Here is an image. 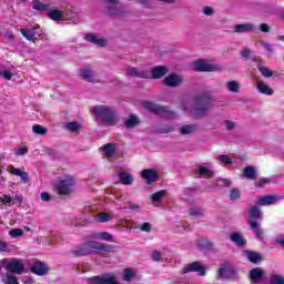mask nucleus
<instances>
[{
    "label": "nucleus",
    "mask_w": 284,
    "mask_h": 284,
    "mask_svg": "<svg viewBox=\"0 0 284 284\" xmlns=\"http://www.w3.org/2000/svg\"><path fill=\"white\" fill-rule=\"evenodd\" d=\"M247 224L250 225L251 230H253L255 236L263 241V230H261V226H258V223H256V220H248Z\"/></svg>",
    "instance_id": "22"
},
{
    "label": "nucleus",
    "mask_w": 284,
    "mask_h": 284,
    "mask_svg": "<svg viewBox=\"0 0 284 284\" xmlns=\"http://www.w3.org/2000/svg\"><path fill=\"white\" fill-rule=\"evenodd\" d=\"M88 239H92V240H95V241H101V232L92 233L88 236Z\"/></svg>",
    "instance_id": "64"
},
{
    "label": "nucleus",
    "mask_w": 284,
    "mask_h": 284,
    "mask_svg": "<svg viewBox=\"0 0 284 284\" xmlns=\"http://www.w3.org/2000/svg\"><path fill=\"white\" fill-rule=\"evenodd\" d=\"M256 88L261 94H266L267 97H272V94H274V90L263 81H257Z\"/></svg>",
    "instance_id": "21"
},
{
    "label": "nucleus",
    "mask_w": 284,
    "mask_h": 284,
    "mask_svg": "<svg viewBox=\"0 0 284 284\" xmlns=\"http://www.w3.org/2000/svg\"><path fill=\"white\" fill-rule=\"evenodd\" d=\"M115 246L112 244H105L103 242H97L93 240L87 241L72 251L73 256H92L94 254H110L114 252Z\"/></svg>",
    "instance_id": "1"
},
{
    "label": "nucleus",
    "mask_w": 284,
    "mask_h": 284,
    "mask_svg": "<svg viewBox=\"0 0 284 284\" xmlns=\"http://www.w3.org/2000/svg\"><path fill=\"white\" fill-rule=\"evenodd\" d=\"M143 108H145V110H149V112H152L153 114H168V112H170V109L168 106H161L153 102H144Z\"/></svg>",
    "instance_id": "11"
},
{
    "label": "nucleus",
    "mask_w": 284,
    "mask_h": 284,
    "mask_svg": "<svg viewBox=\"0 0 284 284\" xmlns=\"http://www.w3.org/2000/svg\"><path fill=\"white\" fill-rule=\"evenodd\" d=\"M140 230L142 232H152V224H150L149 222H144L141 226Z\"/></svg>",
    "instance_id": "56"
},
{
    "label": "nucleus",
    "mask_w": 284,
    "mask_h": 284,
    "mask_svg": "<svg viewBox=\"0 0 284 284\" xmlns=\"http://www.w3.org/2000/svg\"><path fill=\"white\" fill-rule=\"evenodd\" d=\"M126 74H129V77L138 79H152V73H150V71H141L136 67L128 68Z\"/></svg>",
    "instance_id": "14"
},
{
    "label": "nucleus",
    "mask_w": 284,
    "mask_h": 284,
    "mask_svg": "<svg viewBox=\"0 0 284 284\" xmlns=\"http://www.w3.org/2000/svg\"><path fill=\"white\" fill-rule=\"evenodd\" d=\"M197 174L200 176H206V179H212L214 176V172L209 170L206 166H199Z\"/></svg>",
    "instance_id": "39"
},
{
    "label": "nucleus",
    "mask_w": 284,
    "mask_h": 284,
    "mask_svg": "<svg viewBox=\"0 0 284 284\" xmlns=\"http://www.w3.org/2000/svg\"><path fill=\"white\" fill-rule=\"evenodd\" d=\"M162 256H163V254H161V252H159V251H153L151 254L152 261H155V262L161 261Z\"/></svg>",
    "instance_id": "52"
},
{
    "label": "nucleus",
    "mask_w": 284,
    "mask_h": 284,
    "mask_svg": "<svg viewBox=\"0 0 284 284\" xmlns=\"http://www.w3.org/2000/svg\"><path fill=\"white\" fill-rule=\"evenodd\" d=\"M31 272L33 274H37V276H48L50 268L48 267V264H45V262L36 261L31 266Z\"/></svg>",
    "instance_id": "9"
},
{
    "label": "nucleus",
    "mask_w": 284,
    "mask_h": 284,
    "mask_svg": "<svg viewBox=\"0 0 284 284\" xmlns=\"http://www.w3.org/2000/svg\"><path fill=\"white\" fill-rule=\"evenodd\" d=\"M261 45L266 49L267 52H274V44L262 41Z\"/></svg>",
    "instance_id": "55"
},
{
    "label": "nucleus",
    "mask_w": 284,
    "mask_h": 284,
    "mask_svg": "<svg viewBox=\"0 0 284 284\" xmlns=\"http://www.w3.org/2000/svg\"><path fill=\"white\" fill-rule=\"evenodd\" d=\"M196 130H199L196 124L182 125L180 128V134H182V135L194 134V132H196Z\"/></svg>",
    "instance_id": "29"
},
{
    "label": "nucleus",
    "mask_w": 284,
    "mask_h": 284,
    "mask_svg": "<svg viewBox=\"0 0 284 284\" xmlns=\"http://www.w3.org/2000/svg\"><path fill=\"white\" fill-rule=\"evenodd\" d=\"M193 69L195 70V72H216V70H219V67L210 64L203 60H197L193 63Z\"/></svg>",
    "instance_id": "7"
},
{
    "label": "nucleus",
    "mask_w": 284,
    "mask_h": 284,
    "mask_svg": "<svg viewBox=\"0 0 284 284\" xmlns=\"http://www.w3.org/2000/svg\"><path fill=\"white\" fill-rule=\"evenodd\" d=\"M114 274L109 273L102 276L90 277L88 284H119L114 281Z\"/></svg>",
    "instance_id": "6"
},
{
    "label": "nucleus",
    "mask_w": 284,
    "mask_h": 284,
    "mask_svg": "<svg viewBox=\"0 0 284 284\" xmlns=\"http://www.w3.org/2000/svg\"><path fill=\"white\" fill-rule=\"evenodd\" d=\"M10 236H12V239H19V236H23V230L21 229H13L11 231H9Z\"/></svg>",
    "instance_id": "46"
},
{
    "label": "nucleus",
    "mask_w": 284,
    "mask_h": 284,
    "mask_svg": "<svg viewBox=\"0 0 284 284\" xmlns=\"http://www.w3.org/2000/svg\"><path fill=\"white\" fill-rule=\"evenodd\" d=\"M81 130H83V124H81L80 122L73 121L72 122V132H75V134H79V132H81Z\"/></svg>",
    "instance_id": "47"
},
{
    "label": "nucleus",
    "mask_w": 284,
    "mask_h": 284,
    "mask_svg": "<svg viewBox=\"0 0 284 284\" xmlns=\"http://www.w3.org/2000/svg\"><path fill=\"white\" fill-rule=\"evenodd\" d=\"M11 203L13 205L22 204L23 203V195H17L16 197L12 199Z\"/></svg>",
    "instance_id": "59"
},
{
    "label": "nucleus",
    "mask_w": 284,
    "mask_h": 284,
    "mask_svg": "<svg viewBox=\"0 0 284 284\" xmlns=\"http://www.w3.org/2000/svg\"><path fill=\"white\" fill-rule=\"evenodd\" d=\"M203 13H204L206 17H212V14H214V9H212V7H204Z\"/></svg>",
    "instance_id": "61"
},
{
    "label": "nucleus",
    "mask_w": 284,
    "mask_h": 284,
    "mask_svg": "<svg viewBox=\"0 0 284 284\" xmlns=\"http://www.w3.org/2000/svg\"><path fill=\"white\" fill-rule=\"evenodd\" d=\"M224 125H225L226 130H229L230 132H232V130H234L236 128V124L230 120H225Z\"/></svg>",
    "instance_id": "53"
},
{
    "label": "nucleus",
    "mask_w": 284,
    "mask_h": 284,
    "mask_svg": "<svg viewBox=\"0 0 284 284\" xmlns=\"http://www.w3.org/2000/svg\"><path fill=\"white\" fill-rule=\"evenodd\" d=\"M166 194H168V191L165 190L158 191L151 195V200L153 201V203H159V201H162L163 199H165Z\"/></svg>",
    "instance_id": "37"
},
{
    "label": "nucleus",
    "mask_w": 284,
    "mask_h": 284,
    "mask_svg": "<svg viewBox=\"0 0 284 284\" xmlns=\"http://www.w3.org/2000/svg\"><path fill=\"white\" fill-rule=\"evenodd\" d=\"M40 199H41V201L50 203L52 201V195H50V193H48V192H42L40 194Z\"/></svg>",
    "instance_id": "51"
},
{
    "label": "nucleus",
    "mask_w": 284,
    "mask_h": 284,
    "mask_svg": "<svg viewBox=\"0 0 284 284\" xmlns=\"http://www.w3.org/2000/svg\"><path fill=\"white\" fill-rule=\"evenodd\" d=\"M247 214L250 216L248 221H254V219H263V212L258 206H251L247 210Z\"/></svg>",
    "instance_id": "24"
},
{
    "label": "nucleus",
    "mask_w": 284,
    "mask_h": 284,
    "mask_svg": "<svg viewBox=\"0 0 284 284\" xmlns=\"http://www.w3.org/2000/svg\"><path fill=\"white\" fill-rule=\"evenodd\" d=\"M241 57L243 59H251L252 57V50L250 48H244L241 52H240Z\"/></svg>",
    "instance_id": "49"
},
{
    "label": "nucleus",
    "mask_w": 284,
    "mask_h": 284,
    "mask_svg": "<svg viewBox=\"0 0 284 284\" xmlns=\"http://www.w3.org/2000/svg\"><path fill=\"white\" fill-rule=\"evenodd\" d=\"M254 30V24L244 23V24H235L234 32L237 34H243L244 32H252Z\"/></svg>",
    "instance_id": "23"
},
{
    "label": "nucleus",
    "mask_w": 284,
    "mask_h": 284,
    "mask_svg": "<svg viewBox=\"0 0 284 284\" xmlns=\"http://www.w3.org/2000/svg\"><path fill=\"white\" fill-rule=\"evenodd\" d=\"M258 71L261 72L262 77H265V79L274 77V71L266 67H258Z\"/></svg>",
    "instance_id": "42"
},
{
    "label": "nucleus",
    "mask_w": 284,
    "mask_h": 284,
    "mask_svg": "<svg viewBox=\"0 0 284 284\" xmlns=\"http://www.w3.org/2000/svg\"><path fill=\"white\" fill-rule=\"evenodd\" d=\"M11 174L14 176H20L23 183H28V172L21 171V169H17L14 166L11 168Z\"/></svg>",
    "instance_id": "32"
},
{
    "label": "nucleus",
    "mask_w": 284,
    "mask_h": 284,
    "mask_svg": "<svg viewBox=\"0 0 284 284\" xmlns=\"http://www.w3.org/2000/svg\"><path fill=\"white\" fill-rule=\"evenodd\" d=\"M231 241L235 243L237 247H245V245L247 244L245 237H243V235H241L240 233L231 234Z\"/></svg>",
    "instance_id": "26"
},
{
    "label": "nucleus",
    "mask_w": 284,
    "mask_h": 284,
    "mask_svg": "<svg viewBox=\"0 0 284 284\" xmlns=\"http://www.w3.org/2000/svg\"><path fill=\"white\" fill-rule=\"evenodd\" d=\"M99 223H108L110 221V215L108 213H100L98 214Z\"/></svg>",
    "instance_id": "48"
},
{
    "label": "nucleus",
    "mask_w": 284,
    "mask_h": 284,
    "mask_svg": "<svg viewBox=\"0 0 284 284\" xmlns=\"http://www.w3.org/2000/svg\"><path fill=\"white\" fill-rule=\"evenodd\" d=\"M251 281H258V278H263V271L261 267H256L250 271Z\"/></svg>",
    "instance_id": "35"
},
{
    "label": "nucleus",
    "mask_w": 284,
    "mask_h": 284,
    "mask_svg": "<svg viewBox=\"0 0 284 284\" xmlns=\"http://www.w3.org/2000/svg\"><path fill=\"white\" fill-rule=\"evenodd\" d=\"M32 132H33V134H40L41 136H43V135L48 134V129L43 128L39 124H34L32 126Z\"/></svg>",
    "instance_id": "41"
},
{
    "label": "nucleus",
    "mask_w": 284,
    "mask_h": 284,
    "mask_svg": "<svg viewBox=\"0 0 284 284\" xmlns=\"http://www.w3.org/2000/svg\"><path fill=\"white\" fill-rule=\"evenodd\" d=\"M225 88L229 92H233V94H239L241 92V82L239 81H227L225 83Z\"/></svg>",
    "instance_id": "25"
},
{
    "label": "nucleus",
    "mask_w": 284,
    "mask_h": 284,
    "mask_svg": "<svg viewBox=\"0 0 284 284\" xmlns=\"http://www.w3.org/2000/svg\"><path fill=\"white\" fill-rule=\"evenodd\" d=\"M183 83V78L176 75V73H171L164 79V84L168 88H179Z\"/></svg>",
    "instance_id": "16"
},
{
    "label": "nucleus",
    "mask_w": 284,
    "mask_h": 284,
    "mask_svg": "<svg viewBox=\"0 0 284 284\" xmlns=\"http://www.w3.org/2000/svg\"><path fill=\"white\" fill-rule=\"evenodd\" d=\"M132 276H134V273L130 271V268L124 270L123 281H132Z\"/></svg>",
    "instance_id": "50"
},
{
    "label": "nucleus",
    "mask_w": 284,
    "mask_h": 284,
    "mask_svg": "<svg viewBox=\"0 0 284 284\" xmlns=\"http://www.w3.org/2000/svg\"><path fill=\"white\" fill-rule=\"evenodd\" d=\"M79 75L88 81L89 83H98L99 80L94 78V71H92V67L87 65L79 70Z\"/></svg>",
    "instance_id": "13"
},
{
    "label": "nucleus",
    "mask_w": 284,
    "mask_h": 284,
    "mask_svg": "<svg viewBox=\"0 0 284 284\" xmlns=\"http://www.w3.org/2000/svg\"><path fill=\"white\" fill-rule=\"evenodd\" d=\"M142 179H144L148 185H152V183L159 181V173L154 169H146L142 171Z\"/></svg>",
    "instance_id": "15"
},
{
    "label": "nucleus",
    "mask_w": 284,
    "mask_h": 284,
    "mask_svg": "<svg viewBox=\"0 0 284 284\" xmlns=\"http://www.w3.org/2000/svg\"><path fill=\"white\" fill-rule=\"evenodd\" d=\"M278 201H283V196L281 195H266L257 199L255 202L256 205L265 206V205H276Z\"/></svg>",
    "instance_id": "10"
},
{
    "label": "nucleus",
    "mask_w": 284,
    "mask_h": 284,
    "mask_svg": "<svg viewBox=\"0 0 284 284\" xmlns=\"http://www.w3.org/2000/svg\"><path fill=\"white\" fill-rule=\"evenodd\" d=\"M183 274H190V272H197L199 276H205V267L200 262H193L187 264L183 268Z\"/></svg>",
    "instance_id": "12"
},
{
    "label": "nucleus",
    "mask_w": 284,
    "mask_h": 284,
    "mask_svg": "<svg viewBox=\"0 0 284 284\" xmlns=\"http://www.w3.org/2000/svg\"><path fill=\"white\" fill-rule=\"evenodd\" d=\"M220 278H232L234 276V268L229 264H223L219 270Z\"/></svg>",
    "instance_id": "19"
},
{
    "label": "nucleus",
    "mask_w": 284,
    "mask_h": 284,
    "mask_svg": "<svg viewBox=\"0 0 284 284\" xmlns=\"http://www.w3.org/2000/svg\"><path fill=\"white\" fill-rule=\"evenodd\" d=\"M119 179L123 185H132V183H134V178L128 172H120Z\"/></svg>",
    "instance_id": "30"
},
{
    "label": "nucleus",
    "mask_w": 284,
    "mask_h": 284,
    "mask_svg": "<svg viewBox=\"0 0 284 284\" xmlns=\"http://www.w3.org/2000/svg\"><path fill=\"white\" fill-rule=\"evenodd\" d=\"M20 32L27 41H32V39H37L39 37V31L37 28L32 27L31 29H20Z\"/></svg>",
    "instance_id": "20"
},
{
    "label": "nucleus",
    "mask_w": 284,
    "mask_h": 284,
    "mask_svg": "<svg viewBox=\"0 0 284 284\" xmlns=\"http://www.w3.org/2000/svg\"><path fill=\"white\" fill-rule=\"evenodd\" d=\"M32 6L33 10H38V12H43L50 8V4L42 3L39 0H33Z\"/></svg>",
    "instance_id": "40"
},
{
    "label": "nucleus",
    "mask_w": 284,
    "mask_h": 284,
    "mask_svg": "<svg viewBox=\"0 0 284 284\" xmlns=\"http://www.w3.org/2000/svg\"><path fill=\"white\" fill-rule=\"evenodd\" d=\"M110 4L106 7V14L109 17H116L121 13L119 10V7H116L118 1L115 0L114 2H109Z\"/></svg>",
    "instance_id": "28"
},
{
    "label": "nucleus",
    "mask_w": 284,
    "mask_h": 284,
    "mask_svg": "<svg viewBox=\"0 0 284 284\" xmlns=\"http://www.w3.org/2000/svg\"><path fill=\"white\" fill-rule=\"evenodd\" d=\"M125 128L132 129L139 125V118L134 114H131L124 123Z\"/></svg>",
    "instance_id": "36"
},
{
    "label": "nucleus",
    "mask_w": 284,
    "mask_h": 284,
    "mask_svg": "<svg viewBox=\"0 0 284 284\" xmlns=\"http://www.w3.org/2000/svg\"><path fill=\"white\" fill-rule=\"evenodd\" d=\"M48 17L52 21H63V11L59 9H51L48 12Z\"/></svg>",
    "instance_id": "27"
},
{
    "label": "nucleus",
    "mask_w": 284,
    "mask_h": 284,
    "mask_svg": "<svg viewBox=\"0 0 284 284\" xmlns=\"http://www.w3.org/2000/svg\"><path fill=\"white\" fill-rule=\"evenodd\" d=\"M0 77H3V79H7V81H10L12 79V72L4 70L0 71Z\"/></svg>",
    "instance_id": "57"
},
{
    "label": "nucleus",
    "mask_w": 284,
    "mask_h": 284,
    "mask_svg": "<svg viewBox=\"0 0 284 284\" xmlns=\"http://www.w3.org/2000/svg\"><path fill=\"white\" fill-rule=\"evenodd\" d=\"M16 154H17V156H23L24 154H28V148L20 146Z\"/></svg>",
    "instance_id": "60"
},
{
    "label": "nucleus",
    "mask_w": 284,
    "mask_h": 284,
    "mask_svg": "<svg viewBox=\"0 0 284 284\" xmlns=\"http://www.w3.org/2000/svg\"><path fill=\"white\" fill-rule=\"evenodd\" d=\"M244 176L248 179V181H254L256 179V168L246 166L243 172Z\"/></svg>",
    "instance_id": "34"
},
{
    "label": "nucleus",
    "mask_w": 284,
    "mask_h": 284,
    "mask_svg": "<svg viewBox=\"0 0 284 284\" xmlns=\"http://www.w3.org/2000/svg\"><path fill=\"white\" fill-rule=\"evenodd\" d=\"M84 39L89 43H93V45H98V48H106L108 47V39L99 38V36L97 33H85Z\"/></svg>",
    "instance_id": "8"
},
{
    "label": "nucleus",
    "mask_w": 284,
    "mask_h": 284,
    "mask_svg": "<svg viewBox=\"0 0 284 284\" xmlns=\"http://www.w3.org/2000/svg\"><path fill=\"white\" fill-rule=\"evenodd\" d=\"M271 284H284L283 275H272L270 280Z\"/></svg>",
    "instance_id": "45"
},
{
    "label": "nucleus",
    "mask_w": 284,
    "mask_h": 284,
    "mask_svg": "<svg viewBox=\"0 0 284 284\" xmlns=\"http://www.w3.org/2000/svg\"><path fill=\"white\" fill-rule=\"evenodd\" d=\"M95 119H101L104 125H116L119 123V114L114 109L106 105H95L91 108Z\"/></svg>",
    "instance_id": "3"
},
{
    "label": "nucleus",
    "mask_w": 284,
    "mask_h": 284,
    "mask_svg": "<svg viewBox=\"0 0 284 284\" xmlns=\"http://www.w3.org/2000/svg\"><path fill=\"white\" fill-rule=\"evenodd\" d=\"M60 196H68L72 190V180H60L53 187Z\"/></svg>",
    "instance_id": "5"
},
{
    "label": "nucleus",
    "mask_w": 284,
    "mask_h": 284,
    "mask_svg": "<svg viewBox=\"0 0 284 284\" xmlns=\"http://www.w3.org/2000/svg\"><path fill=\"white\" fill-rule=\"evenodd\" d=\"M7 272L10 274H26V266L21 262V260L12 258L10 262L6 265Z\"/></svg>",
    "instance_id": "4"
},
{
    "label": "nucleus",
    "mask_w": 284,
    "mask_h": 284,
    "mask_svg": "<svg viewBox=\"0 0 284 284\" xmlns=\"http://www.w3.org/2000/svg\"><path fill=\"white\" fill-rule=\"evenodd\" d=\"M189 215H191L193 219H201L203 217L204 211L203 209L199 207H191L187 210Z\"/></svg>",
    "instance_id": "38"
},
{
    "label": "nucleus",
    "mask_w": 284,
    "mask_h": 284,
    "mask_svg": "<svg viewBox=\"0 0 284 284\" xmlns=\"http://www.w3.org/2000/svg\"><path fill=\"white\" fill-rule=\"evenodd\" d=\"M266 183H270V179H262L258 183L255 184V187H265Z\"/></svg>",
    "instance_id": "62"
},
{
    "label": "nucleus",
    "mask_w": 284,
    "mask_h": 284,
    "mask_svg": "<svg viewBox=\"0 0 284 284\" xmlns=\"http://www.w3.org/2000/svg\"><path fill=\"white\" fill-rule=\"evenodd\" d=\"M219 161L225 163L226 165H232V160L227 155H219Z\"/></svg>",
    "instance_id": "54"
},
{
    "label": "nucleus",
    "mask_w": 284,
    "mask_h": 284,
    "mask_svg": "<svg viewBox=\"0 0 284 284\" xmlns=\"http://www.w3.org/2000/svg\"><path fill=\"white\" fill-rule=\"evenodd\" d=\"M260 30H261V32H270V30H272V28L267 23H262V24H260Z\"/></svg>",
    "instance_id": "63"
},
{
    "label": "nucleus",
    "mask_w": 284,
    "mask_h": 284,
    "mask_svg": "<svg viewBox=\"0 0 284 284\" xmlns=\"http://www.w3.org/2000/svg\"><path fill=\"white\" fill-rule=\"evenodd\" d=\"M0 201L2 203H7L8 205H10V203H12V199L10 195L8 194H3L1 197H0Z\"/></svg>",
    "instance_id": "58"
},
{
    "label": "nucleus",
    "mask_w": 284,
    "mask_h": 284,
    "mask_svg": "<svg viewBox=\"0 0 284 284\" xmlns=\"http://www.w3.org/2000/svg\"><path fill=\"white\" fill-rule=\"evenodd\" d=\"M100 150L102 151V155L105 156L108 161H112V156H114L116 152V145L108 143L100 148Z\"/></svg>",
    "instance_id": "18"
},
{
    "label": "nucleus",
    "mask_w": 284,
    "mask_h": 284,
    "mask_svg": "<svg viewBox=\"0 0 284 284\" xmlns=\"http://www.w3.org/2000/svg\"><path fill=\"white\" fill-rule=\"evenodd\" d=\"M246 258H248V261L251 263H261L262 257H261V253H256L254 251H247L246 253Z\"/></svg>",
    "instance_id": "33"
},
{
    "label": "nucleus",
    "mask_w": 284,
    "mask_h": 284,
    "mask_svg": "<svg viewBox=\"0 0 284 284\" xmlns=\"http://www.w3.org/2000/svg\"><path fill=\"white\" fill-rule=\"evenodd\" d=\"M100 241H108L114 243V236L108 232H100Z\"/></svg>",
    "instance_id": "44"
},
{
    "label": "nucleus",
    "mask_w": 284,
    "mask_h": 284,
    "mask_svg": "<svg viewBox=\"0 0 284 284\" xmlns=\"http://www.w3.org/2000/svg\"><path fill=\"white\" fill-rule=\"evenodd\" d=\"M3 284H19V278L14 276V273L8 272L6 275H2Z\"/></svg>",
    "instance_id": "31"
},
{
    "label": "nucleus",
    "mask_w": 284,
    "mask_h": 284,
    "mask_svg": "<svg viewBox=\"0 0 284 284\" xmlns=\"http://www.w3.org/2000/svg\"><path fill=\"white\" fill-rule=\"evenodd\" d=\"M151 74V79H163L168 72H170V69L165 65H158L154 68H151L149 71Z\"/></svg>",
    "instance_id": "17"
},
{
    "label": "nucleus",
    "mask_w": 284,
    "mask_h": 284,
    "mask_svg": "<svg viewBox=\"0 0 284 284\" xmlns=\"http://www.w3.org/2000/svg\"><path fill=\"white\" fill-rule=\"evenodd\" d=\"M229 199L231 201H239V199H241V190L234 187L231 190Z\"/></svg>",
    "instance_id": "43"
},
{
    "label": "nucleus",
    "mask_w": 284,
    "mask_h": 284,
    "mask_svg": "<svg viewBox=\"0 0 284 284\" xmlns=\"http://www.w3.org/2000/svg\"><path fill=\"white\" fill-rule=\"evenodd\" d=\"M186 110L190 112L193 119H205L210 110V95L207 93H202L195 97L190 105V109Z\"/></svg>",
    "instance_id": "2"
}]
</instances>
